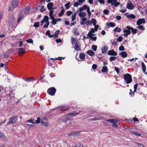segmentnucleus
I'll list each match as a JSON object with an SVG mask.
<instances>
[{
	"label": "nucleus",
	"instance_id": "nucleus-27",
	"mask_svg": "<svg viewBox=\"0 0 147 147\" xmlns=\"http://www.w3.org/2000/svg\"><path fill=\"white\" fill-rule=\"evenodd\" d=\"M94 35H90L89 36H88L87 37H86L87 38H88V37H89V38L92 40L94 41H95L96 40V36L92 37V36H93Z\"/></svg>",
	"mask_w": 147,
	"mask_h": 147
},
{
	"label": "nucleus",
	"instance_id": "nucleus-61",
	"mask_svg": "<svg viewBox=\"0 0 147 147\" xmlns=\"http://www.w3.org/2000/svg\"><path fill=\"white\" fill-rule=\"evenodd\" d=\"M136 144L137 145V146L139 147H144V146L142 144L139 143H136Z\"/></svg>",
	"mask_w": 147,
	"mask_h": 147
},
{
	"label": "nucleus",
	"instance_id": "nucleus-18",
	"mask_svg": "<svg viewBox=\"0 0 147 147\" xmlns=\"http://www.w3.org/2000/svg\"><path fill=\"white\" fill-rule=\"evenodd\" d=\"M95 31H96L93 28H92L91 30L89 32L87 35V36H89L90 35H94V34H92V33H94Z\"/></svg>",
	"mask_w": 147,
	"mask_h": 147
},
{
	"label": "nucleus",
	"instance_id": "nucleus-51",
	"mask_svg": "<svg viewBox=\"0 0 147 147\" xmlns=\"http://www.w3.org/2000/svg\"><path fill=\"white\" fill-rule=\"evenodd\" d=\"M109 12V10L107 9H105L103 11L104 13L106 15H108Z\"/></svg>",
	"mask_w": 147,
	"mask_h": 147
},
{
	"label": "nucleus",
	"instance_id": "nucleus-13",
	"mask_svg": "<svg viewBox=\"0 0 147 147\" xmlns=\"http://www.w3.org/2000/svg\"><path fill=\"white\" fill-rule=\"evenodd\" d=\"M0 138L2 140L5 142L7 140V139L5 135L1 132H0Z\"/></svg>",
	"mask_w": 147,
	"mask_h": 147
},
{
	"label": "nucleus",
	"instance_id": "nucleus-54",
	"mask_svg": "<svg viewBox=\"0 0 147 147\" xmlns=\"http://www.w3.org/2000/svg\"><path fill=\"white\" fill-rule=\"evenodd\" d=\"M45 6H42L41 7V8L40 9V11L41 12H44L45 11L46 9L45 8H44Z\"/></svg>",
	"mask_w": 147,
	"mask_h": 147
},
{
	"label": "nucleus",
	"instance_id": "nucleus-43",
	"mask_svg": "<svg viewBox=\"0 0 147 147\" xmlns=\"http://www.w3.org/2000/svg\"><path fill=\"white\" fill-rule=\"evenodd\" d=\"M57 22V20H56V19H54L52 20L51 23L52 24L54 25L56 24Z\"/></svg>",
	"mask_w": 147,
	"mask_h": 147
},
{
	"label": "nucleus",
	"instance_id": "nucleus-10",
	"mask_svg": "<svg viewBox=\"0 0 147 147\" xmlns=\"http://www.w3.org/2000/svg\"><path fill=\"white\" fill-rule=\"evenodd\" d=\"M108 47L104 45L103 47L102 48L101 51L102 54H106L108 50Z\"/></svg>",
	"mask_w": 147,
	"mask_h": 147
},
{
	"label": "nucleus",
	"instance_id": "nucleus-28",
	"mask_svg": "<svg viewBox=\"0 0 147 147\" xmlns=\"http://www.w3.org/2000/svg\"><path fill=\"white\" fill-rule=\"evenodd\" d=\"M78 11H77L75 12V13H74V14L72 16V21H73L75 20L76 18V15Z\"/></svg>",
	"mask_w": 147,
	"mask_h": 147
},
{
	"label": "nucleus",
	"instance_id": "nucleus-63",
	"mask_svg": "<svg viewBox=\"0 0 147 147\" xmlns=\"http://www.w3.org/2000/svg\"><path fill=\"white\" fill-rule=\"evenodd\" d=\"M79 5H80V4L78 3V2L75 3L74 4V6L76 7H77Z\"/></svg>",
	"mask_w": 147,
	"mask_h": 147
},
{
	"label": "nucleus",
	"instance_id": "nucleus-29",
	"mask_svg": "<svg viewBox=\"0 0 147 147\" xmlns=\"http://www.w3.org/2000/svg\"><path fill=\"white\" fill-rule=\"evenodd\" d=\"M107 71L108 69L107 66H105L102 67V72H107Z\"/></svg>",
	"mask_w": 147,
	"mask_h": 147
},
{
	"label": "nucleus",
	"instance_id": "nucleus-59",
	"mask_svg": "<svg viewBox=\"0 0 147 147\" xmlns=\"http://www.w3.org/2000/svg\"><path fill=\"white\" fill-rule=\"evenodd\" d=\"M40 119L39 117H38L37 118V120L36 121V123H39L40 122Z\"/></svg>",
	"mask_w": 147,
	"mask_h": 147
},
{
	"label": "nucleus",
	"instance_id": "nucleus-47",
	"mask_svg": "<svg viewBox=\"0 0 147 147\" xmlns=\"http://www.w3.org/2000/svg\"><path fill=\"white\" fill-rule=\"evenodd\" d=\"M43 19L46 22H49L48 20L49 18L48 16H45Z\"/></svg>",
	"mask_w": 147,
	"mask_h": 147
},
{
	"label": "nucleus",
	"instance_id": "nucleus-32",
	"mask_svg": "<svg viewBox=\"0 0 147 147\" xmlns=\"http://www.w3.org/2000/svg\"><path fill=\"white\" fill-rule=\"evenodd\" d=\"M79 57L81 59H84L85 58V55L83 53H81L80 54Z\"/></svg>",
	"mask_w": 147,
	"mask_h": 147
},
{
	"label": "nucleus",
	"instance_id": "nucleus-4",
	"mask_svg": "<svg viewBox=\"0 0 147 147\" xmlns=\"http://www.w3.org/2000/svg\"><path fill=\"white\" fill-rule=\"evenodd\" d=\"M56 91V89L54 87H51L48 89L47 90L48 93L50 95L53 96Z\"/></svg>",
	"mask_w": 147,
	"mask_h": 147
},
{
	"label": "nucleus",
	"instance_id": "nucleus-45",
	"mask_svg": "<svg viewBox=\"0 0 147 147\" xmlns=\"http://www.w3.org/2000/svg\"><path fill=\"white\" fill-rule=\"evenodd\" d=\"M46 24L44 25L43 27L45 28H47L49 24V22H46Z\"/></svg>",
	"mask_w": 147,
	"mask_h": 147
},
{
	"label": "nucleus",
	"instance_id": "nucleus-37",
	"mask_svg": "<svg viewBox=\"0 0 147 147\" xmlns=\"http://www.w3.org/2000/svg\"><path fill=\"white\" fill-rule=\"evenodd\" d=\"M64 12L65 9H62L59 14V16L60 17H61L63 14Z\"/></svg>",
	"mask_w": 147,
	"mask_h": 147
},
{
	"label": "nucleus",
	"instance_id": "nucleus-58",
	"mask_svg": "<svg viewBox=\"0 0 147 147\" xmlns=\"http://www.w3.org/2000/svg\"><path fill=\"white\" fill-rule=\"evenodd\" d=\"M64 59V57H58L55 58V59H57L58 60H61L63 59Z\"/></svg>",
	"mask_w": 147,
	"mask_h": 147
},
{
	"label": "nucleus",
	"instance_id": "nucleus-20",
	"mask_svg": "<svg viewBox=\"0 0 147 147\" xmlns=\"http://www.w3.org/2000/svg\"><path fill=\"white\" fill-rule=\"evenodd\" d=\"M137 27V29L141 30L142 32L144 31L145 30V27L143 25H138Z\"/></svg>",
	"mask_w": 147,
	"mask_h": 147
},
{
	"label": "nucleus",
	"instance_id": "nucleus-11",
	"mask_svg": "<svg viewBox=\"0 0 147 147\" xmlns=\"http://www.w3.org/2000/svg\"><path fill=\"white\" fill-rule=\"evenodd\" d=\"M108 54L109 55L116 56L117 55V53L115 52L113 49L109 51L108 52Z\"/></svg>",
	"mask_w": 147,
	"mask_h": 147
},
{
	"label": "nucleus",
	"instance_id": "nucleus-2",
	"mask_svg": "<svg viewBox=\"0 0 147 147\" xmlns=\"http://www.w3.org/2000/svg\"><path fill=\"white\" fill-rule=\"evenodd\" d=\"M18 117L17 116H13L9 119V120L7 124V125H8L9 124L14 123L17 121V119Z\"/></svg>",
	"mask_w": 147,
	"mask_h": 147
},
{
	"label": "nucleus",
	"instance_id": "nucleus-36",
	"mask_svg": "<svg viewBox=\"0 0 147 147\" xmlns=\"http://www.w3.org/2000/svg\"><path fill=\"white\" fill-rule=\"evenodd\" d=\"M72 41L71 43L73 45H74L75 44V43H78V42H77L76 40L73 38H72Z\"/></svg>",
	"mask_w": 147,
	"mask_h": 147
},
{
	"label": "nucleus",
	"instance_id": "nucleus-56",
	"mask_svg": "<svg viewBox=\"0 0 147 147\" xmlns=\"http://www.w3.org/2000/svg\"><path fill=\"white\" fill-rule=\"evenodd\" d=\"M78 114V113H71L69 114L68 115H67L69 116L70 115H72L73 116H76V115H77Z\"/></svg>",
	"mask_w": 147,
	"mask_h": 147
},
{
	"label": "nucleus",
	"instance_id": "nucleus-30",
	"mask_svg": "<svg viewBox=\"0 0 147 147\" xmlns=\"http://www.w3.org/2000/svg\"><path fill=\"white\" fill-rule=\"evenodd\" d=\"M79 15L80 17L83 18L86 16V13L85 12H81L79 13Z\"/></svg>",
	"mask_w": 147,
	"mask_h": 147
},
{
	"label": "nucleus",
	"instance_id": "nucleus-62",
	"mask_svg": "<svg viewBox=\"0 0 147 147\" xmlns=\"http://www.w3.org/2000/svg\"><path fill=\"white\" fill-rule=\"evenodd\" d=\"M71 13L72 12L71 11H67L66 12V14L68 16H70Z\"/></svg>",
	"mask_w": 147,
	"mask_h": 147
},
{
	"label": "nucleus",
	"instance_id": "nucleus-60",
	"mask_svg": "<svg viewBox=\"0 0 147 147\" xmlns=\"http://www.w3.org/2000/svg\"><path fill=\"white\" fill-rule=\"evenodd\" d=\"M117 1L115 0H112V2L111 3V5L114 6Z\"/></svg>",
	"mask_w": 147,
	"mask_h": 147
},
{
	"label": "nucleus",
	"instance_id": "nucleus-26",
	"mask_svg": "<svg viewBox=\"0 0 147 147\" xmlns=\"http://www.w3.org/2000/svg\"><path fill=\"white\" fill-rule=\"evenodd\" d=\"M130 133L131 134H133L137 136H140L141 135V134L137 132H131Z\"/></svg>",
	"mask_w": 147,
	"mask_h": 147
},
{
	"label": "nucleus",
	"instance_id": "nucleus-33",
	"mask_svg": "<svg viewBox=\"0 0 147 147\" xmlns=\"http://www.w3.org/2000/svg\"><path fill=\"white\" fill-rule=\"evenodd\" d=\"M103 119L102 117H95L92 119L91 120L92 121H96L97 120H101Z\"/></svg>",
	"mask_w": 147,
	"mask_h": 147
},
{
	"label": "nucleus",
	"instance_id": "nucleus-44",
	"mask_svg": "<svg viewBox=\"0 0 147 147\" xmlns=\"http://www.w3.org/2000/svg\"><path fill=\"white\" fill-rule=\"evenodd\" d=\"M26 42L29 43H32L33 44V40L32 39H29V40H26Z\"/></svg>",
	"mask_w": 147,
	"mask_h": 147
},
{
	"label": "nucleus",
	"instance_id": "nucleus-46",
	"mask_svg": "<svg viewBox=\"0 0 147 147\" xmlns=\"http://www.w3.org/2000/svg\"><path fill=\"white\" fill-rule=\"evenodd\" d=\"M122 39H123L122 37L121 36H119L117 39V41L118 42H120L122 41Z\"/></svg>",
	"mask_w": 147,
	"mask_h": 147
},
{
	"label": "nucleus",
	"instance_id": "nucleus-9",
	"mask_svg": "<svg viewBox=\"0 0 147 147\" xmlns=\"http://www.w3.org/2000/svg\"><path fill=\"white\" fill-rule=\"evenodd\" d=\"M24 18V16L23 13L22 12L20 13L18 16V19L17 20V23H19L21 20H22Z\"/></svg>",
	"mask_w": 147,
	"mask_h": 147
},
{
	"label": "nucleus",
	"instance_id": "nucleus-57",
	"mask_svg": "<svg viewBox=\"0 0 147 147\" xmlns=\"http://www.w3.org/2000/svg\"><path fill=\"white\" fill-rule=\"evenodd\" d=\"M115 71L118 74L119 73V70L118 67H115Z\"/></svg>",
	"mask_w": 147,
	"mask_h": 147
},
{
	"label": "nucleus",
	"instance_id": "nucleus-25",
	"mask_svg": "<svg viewBox=\"0 0 147 147\" xmlns=\"http://www.w3.org/2000/svg\"><path fill=\"white\" fill-rule=\"evenodd\" d=\"M130 30L131 31L133 34H136L138 30L136 29H134L132 27L130 26Z\"/></svg>",
	"mask_w": 147,
	"mask_h": 147
},
{
	"label": "nucleus",
	"instance_id": "nucleus-52",
	"mask_svg": "<svg viewBox=\"0 0 147 147\" xmlns=\"http://www.w3.org/2000/svg\"><path fill=\"white\" fill-rule=\"evenodd\" d=\"M119 50L120 51H123L124 50V47L123 46H120L119 48Z\"/></svg>",
	"mask_w": 147,
	"mask_h": 147
},
{
	"label": "nucleus",
	"instance_id": "nucleus-53",
	"mask_svg": "<svg viewBox=\"0 0 147 147\" xmlns=\"http://www.w3.org/2000/svg\"><path fill=\"white\" fill-rule=\"evenodd\" d=\"M92 21L94 25H95L96 23V19H92Z\"/></svg>",
	"mask_w": 147,
	"mask_h": 147
},
{
	"label": "nucleus",
	"instance_id": "nucleus-6",
	"mask_svg": "<svg viewBox=\"0 0 147 147\" xmlns=\"http://www.w3.org/2000/svg\"><path fill=\"white\" fill-rule=\"evenodd\" d=\"M146 21L144 19H139L136 22V24L138 25H140L142 24H145Z\"/></svg>",
	"mask_w": 147,
	"mask_h": 147
},
{
	"label": "nucleus",
	"instance_id": "nucleus-23",
	"mask_svg": "<svg viewBox=\"0 0 147 147\" xmlns=\"http://www.w3.org/2000/svg\"><path fill=\"white\" fill-rule=\"evenodd\" d=\"M106 25L108 27L111 26L113 27L115 26V23L113 22H110L109 23H107Z\"/></svg>",
	"mask_w": 147,
	"mask_h": 147
},
{
	"label": "nucleus",
	"instance_id": "nucleus-24",
	"mask_svg": "<svg viewBox=\"0 0 147 147\" xmlns=\"http://www.w3.org/2000/svg\"><path fill=\"white\" fill-rule=\"evenodd\" d=\"M126 17L129 18L135 19L136 17L133 14H131L127 15Z\"/></svg>",
	"mask_w": 147,
	"mask_h": 147
},
{
	"label": "nucleus",
	"instance_id": "nucleus-8",
	"mask_svg": "<svg viewBox=\"0 0 147 147\" xmlns=\"http://www.w3.org/2000/svg\"><path fill=\"white\" fill-rule=\"evenodd\" d=\"M17 49L19 50L18 53L20 56H22L25 52V50L23 48H18Z\"/></svg>",
	"mask_w": 147,
	"mask_h": 147
},
{
	"label": "nucleus",
	"instance_id": "nucleus-34",
	"mask_svg": "<svg viewBox=\"0 0 147 147\" xmlns=\"http://www.w3.org/2000/svg\"><path fill=\"white\" fill-rule=\"evenodd\" d=\"M70 4V2H68L65 4V7L66 9H68L70 7V6H69Z\"/></svg>",
	"mask_w": 147,
	"mask_h": 147
},
{
	"label": "nucleus",
	"instance_id": "nucleus-16",
	"mask_svg": "<svg viewBox=\"0 0 147 147\" xmlns=\"http://www.w3.org/2000/svg\"><path fill=\"white\" fill-rule=\"evenodd\" d=\"M80 131L74 132L71 133L68 135V136H77V135L78 134Z\"/></svg>",
	"mask_w": 147,
	"mask_h": 147
},
{
	"label": "nucleus",
	"instance_id": "nucleus-15",
	"mask_svg": "<svg viewBox=\"0 0 147 147\" xmlns=\"http://www.w3.org/2000/svg\"><path fill=\"white\" fill-rule=\"evenodd\" d=\"M74 45V48L76 51H78L80 50V47L79 45V42H78L77 43H75V44Z\"/></svg>",
	"mask_w": 147,
	"mask_h": 147
},
{
	"label": "nucleus",
	"instance_id": "nucleus-35",
	"mask_svg": "<svg viewBox=\"0 0 147 147\" xmlns=\"http://www.w3.org/2000/svg\"><path fill=\"white\" fill-rule=\"evenodd\" d=\"M30 10V7L29 6H28L25 9L24 11V13L25 14H27L29 11Z\"/></svg>",
	"mask_w": 147,
	"mask_h": 147
},
{
	"label": "nucleus",
	"instance_id": "nucleus-50",
	"mask_svg": "<svg viewBox=\"0 0 147 147\" xmlns=\"http://www.w3.org/2000/svg\"><path fill=\"white\" fill-rule=\"evenodd\" d=\"M27 122H28L31 123H35L34 120L33 119H30L28 120L27 121Z\"/></svg>",
	"mask_w": 147,
	"mask_h": 147
},
{
	"label": "nucleus",
	"instance_id": "nucleus-14",
	"mask_svg": "<svg viewBox=\"0 0 147 147\" xmlns=\"http://www.w3.org/2000/svg\"><path fill=\"white\" fill-rule=\"evenodd\" d=\"M67 115L62 116L61 118V119L63 121L66 122L69 119L68 118Z\"/></svg>",
	"mask_w": 147,
	"mask_h": 147
},
{
	"label": "nucleus",
	"instance_id": "nucleus-1",
	"mask_svg": "<svg viewBox=\"0 0 147 147\" xmlns=\"http://www.w3.org/2000/svg\"><path fill=\"white\" fill-rule=\"evenodd\" d=\"M124 78L126 84L131 83L132 81V78L131 75L129 74H126L124 76Z\"/></svg>",
	"mask_w": 147,
	"mask_h": 147
},
{
	"label": "nucleus",
	"instance_id": "nucleus-38",
	"mask_svg": "<svg viewBox=\"0 0 147 147\" xmlns=\"http://www.w3.org/2000/svg\"><path fill=\"white\" fill-rule=\"evenodd\" d=\"M107 121H110L112 123H115L117 122V120L114 119H110L107 120Z\"/></svg>",
	"mask_w": 147,
	"mask_h": 147
},
{
	"label": "nucleus",
	"instance_id": "nucleus-19",
	"mask_svg": "<svg viewBox=\"0 0 147 147\" xmlns=\"http://www.w3.org/2000/svg\"><path fill=\"white\" fill-rule=\"evenodd\" d=\"M87 53L91 56H93L94 55V52L92 50H89L87 51Z\"/></svg>",
	"mask_w": 147,
	"mask_h": 147
},
{
	"label": "nucleus",
	"instance_id": "nucleus-48",
	"mask_svg": "<svg viewBox=\"0 0 147 147\" xmlns=\"http://www.w3.org/2000/svg\"><path fill=\"white\" fill-rule=\"evenodd\" d=\"M97 46L96 45H93L92 46V49L95 51H96L97 50Z\"/></svg>",
	"mask_w": 147,
	"mask_h": 147
},
{
	"label": "nucleus",
	"instance_id": "nucleus-7",
	"mask_svg": "<svg viewBox=\"0 0 147 147\" xmlns=\"http://www.w3.org/2000/svg\"><path fill=\"white\" fill-rule=\"evenodd\" d=\"M127 7L129 9H133L134 8V6L131 1L128 2L127 5Z\"/></svg>",
	"mask_w": 147,
	"mask_h": 147
},
{
	"label": "nucleus",
	"instance_id": "nucleus-42",
	"mask_svg": "<svg viewBox=\"0 0 147 147\" xmlns=\"http://www.w3.org/2000/svg\"><path fill=\"white\" fill-rule=\"evenodd\" d=\"M117 59L116 57L113 56L111 57L110 58V60L111 61H114Z\"/></svg>",
	"mask_w": 147,
	"mask_h": 147
},
{
	"label": "nucleus",
	"instance_id": "nucleus-49",
	"mask_svg": "<svg viewBox=\"0 0 147 147\" xmlns=\"http://www.w3.org/2000/svg\"><path fill=\"white\" fill-rule=\"evenodd\" d=\"M39 22H35L34 24V26L36 28H38L39 27Z\"/></svg>",
	"mask_w": 147,
	"mask_h": 147
},
{
	"label": "nucleus",
	"instance_id": "nucleus-41",
	"mask_svg": "<svg viewBox=\"0 0 147 147\" xmlns=\"http://www.w3.org/2000/svg\"><path fill=\"white\" fill-rule=\"evenodd\" d=\"M59 32V30H57L54 33V37H56L58 36V34Z\"/></svg>",
	"mask_w": 147,
	"mask_h": 147
},
{
	"label": "nucleus",
	"instance_id": "nucleus-3",
	"mask_svg": "<svg viewBox=\"0 0 147 147\" xmlns=\"http://www.w3.org/2000/svg\"><path fill=\"white\" fill-rule=\"evenodd\" d=\"M127 30L124 29L123 30V32L125 33L124 35L125 37H127L128 35L129 34L131 33L130 28L129 26H127L126 27Z\"/></svg>",
	"mask_w": 147,
	"mask_h": 147
},
{
	"label": "nucleus",
	"instance_id": "nucleus-55",
	"mask_svg": "<svg viewBox=\"0 0 147 147\" xmlns=\"http://www.w3.org/2000/svg\"><path fill=\"white\" fill-rule=\"evenodd\" d=\"M92 24V22L90 21H88L87 22H86L85 23V24H87V25H90L91 24Z\"/></svg>",
	"mask_w": 147,
	"mask_h": 147
},
{
	"label": "nucleus",
	"instance_id": "nucleus-5",
	"mask_svg": "<svg viewBox=\"0 0 147 147\" xmlns=\"http://www.w3.org/2000/svg\"><path fill=\"white\" fill-rule=\"evenodd\" d=\"M15 19V18L13 16H11L9 17V21L8 22L9 24L10 25H13L14 24Z\"/></svg>",
	"mask_w": 147,
	"mask_h": 147
},
{
	"label": "nucleus",
	"instance_id": "nucleus-21",
	"mask_svg": "<svg viewBox=\"0 0 147 147\" xmlns=\"http://www.w3.org/2000/svg\"><path fill=\"white\" fill-rule=\"evenodd\" d=\"M141 65L142 70L144 73H145L146 70V67L143 61L142 62Z\"/></svg>",
	"mask_w": 147,
	"mask_h": 147
},
{
	"label": "nucleus",
	"instance_id": "nucleus-64",
	"mask_svg": "<svg viewBox=\"0 0 147 147\" xmlns=\"http://www.w3.org/2000/svg\"><path fill=\"white\" fill-rule=\"evenodd\" d=\"M74 147H83L82 145L80 144L76 145Z\"/></svg>",
	"mask_w": 147,
	"mask_h": 147
},
{
	"label": "nucleus",
	"instance_id": "nucleus-22",
	"mask_svg": "<svg viewBox=\"0 0 147 147\" xmlns=\"http://www.w3.org/2000/svg\"><path fill=\"white\" fill-rule=\"evenodd\" d=\"M119 55H121V56L123 58L126 57L127 56V54L126 52H122Z\"/></svg>",
	"mask_w": 147,
	"mask_h": 147
},
{
	"label": "nucleus",
	"instance_id": "nucleus-39",
	"mask_svg": "<svg viewBox=\"0 0 147 147\" xmlns=\"http://www.w3.org/2000/svg\"><path fill=\"white\" fill-rule=\"evenodd\" d=\"M138 84H136L134 85V92H133V94H134V92H135L136 91V89H137V88L138 86Z\"/></svg>",
	"mask_w": 147,
	"mask_h": 147
},
{
	"label": "nucleus",
	"instance_id": "nucleus-31",
	"mask_svg": "<svg viewBox=\"0 0 147 147\" xmlns=\"http://www.w3.org/2000/svg\"><path fill=\"white\" fill-rule=\"evenodd\" d=\"M34 80V78L33 77L25 79V80L26 82H29L31 80Z\"/></svg>",
	"mask_w": 147,
	"mask_h": 147
},
{
	"label": "nucleus",
	"instance_id": "nucleus-12",
	"mask_svg": "<svg viewBox=\"0 0 147 147\" xmlns=\"http://www.w3.org/2000/svg\"><path fill=\"white\" fill-rule=\"evenodd\" d=\"M18 3L17 0H13L11 2V5L14 8H16L18 5Z\"/></svg>",
	"mask_w": 147,
	"mask_h": 147
},
{
	"label": "nucleus",
	"instance_id": "nucleus-17",
	"mask_svg": "<svg viewBox=\"0 0 147 147\" xmlns=\"http://www.w3.org/2000/svg\"><path fill=\"white\" fill-rule=\"evenodd\" d=\"M53 4L51 2L48 3L47 5V8L49 10L53 9Z\"/></svg>",
	"mask_w": 147,
	"mask_h": 147
},
{
	"label": "nucleus",
	"instance_id": "nucleus-40",
	"mask_svg": "<svg viewBox=\"0 0 147 147\" xmlns=\"http://www.w3.org/2000/svg\"><path fill=\"white\" fill-rule=\"evenodd\" d=\"M121 31V29L120 28H118V27L115 28L114 30V31L115 32H120Z\"/></svg>",
	"mask_w": 147,
	"mask_h": 147
}]
</instances>
